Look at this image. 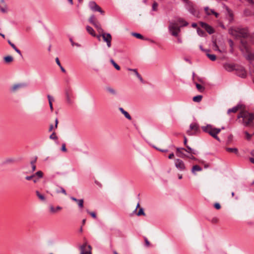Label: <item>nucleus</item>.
<instances>
[{"instance_id": "obj_9", "label": "nucleus", "mask_w": 254, "mask_h": 254, "mask_svg": "<svg viewBox=\"0 0 254 254\" xmlns=\"http://www.w3.org/2000/svg\"><path fill=\"white\" fill-rule=\"evenodd\" d=\"M80 249L81 251L80 254H92L91 246H87L86 244L81 245L80 247Z\"/></svg>"}, {"instance_id": "obj_3", "label": "nucleus", "mask_w": 254, "mask_h": 254, "mask_svg": "<svg viewBox=\"0 0 254 254\" xmlns=\"http://www.w3.org/2000/svg\"><path fill=\"white\" fill-rule=\"evenodd\" d=\"M182 24V26H187L188 23L185 21L183 18H178L175 21L170 22L168 29L171 34L175 37H178L181 30L179 24Z\"/></svg>"}, {"instance_id": "obj_6", "label": "nucleus", "mask_w": 254, "mask_h": 254, "mask_svg": "<svg viewBox=\"0 0 254 254\" xmlns=\"http://www.w3.org/2000/svg\"><path fill=\"white\" fill-rule=\"evenodd\" d=\"M199 129V126L197 123H192L190 126V129L187 131V133L189 135H193L195 134L194 132L192 131H194L195 132L198 131Z\"/></svg>"}, {"instance_id": "obj_47", "label": "nucleus", "mask_w": 254, "mask_h": 254, "mask_svg": "<svg viewBox=\"0 0 254 254\" xmlns=\"http://www.w3.org/2000/svg\"><path fill=\"white\" fill-rule=\"evenodd\" d=\"M60 189H61V190L60 191L57 190V193L62 192V193H64V195H66L67 194L65 190L63 188L61 187Z\"/></svg>"}, {"instance_id": "obj_56", "label": "nucleus", "mask_w": 254, "mask_h": 254, "mask_svg": "<svg viewBox=\"0 0 254 254\" xmlns=\"http://www.w3.org/2000/svg\"><path fill=\"white\" fill-rule=\"evenodd\" d=\"M35 176H27L25 178V179L27 180H32V179H33V177H34Z\"/></svg>"}, {"instance_id": "obj_15", "label": "nucleus", "mask_w": 254, "mask_h": 254, "mask_svg": "<svg viewBox=\"0 0 254 254\" xmlns=\"http://www.w3.org/2000/svg\"><path fill=\"white\" fill-rule=\"evenodd\" d=\"M70 199L71 200H72L73 201H74L76 202V203H77L78 207L80 208H82L83 207L84 200H83V199H77L75 197H73V196H71L70 197Z\"/></svg>"}, {"instance_id": "obj_28", "label": "nucleus", "mask_w": 254, "mask_h": 254, "mask_svg": "<svg viewBox=\"0 0 254 254\" xmlns=\"http://www.w3.org/2000/svg\"><path fill=\"white\" fill-rule=\"evenodd\" d=\"M133 72H134V74H135V76L139 79V80L142 82L144 83V80L143 78H142L141 76L139 74L136 69H134L133 70Z\"/></svg>"}, {"instance_id": "obj_43", "label": "nucleus", "mask_w": 254, "mask_h": 254, "mask_svg": "<svg viewBox=\"0 0 254 254\" xmlns=\"http://www.w3.org/2000/svg\"><path fill=\"white\" fill-rule=\"evenodd\" d=\"M66 101L68 104H71L72 101L70 98L69 94L68 92L66 93Z\"/></svg>"}, {"instance_id": "obj_35", "label": "nucleus", "mask_w": 254, "mask_h": 254, "mask_svg": "<svg viewBox=\"0 0 254 254\" xmlns=\"http://www.w3.org/2000/svg\"><path fill=\"white\" fill-rule=\"evenodd\" d=\"M197 34L200 36H201V37H204L205 36V35H206V33L205 32L202 30V29H201L200 28H197Z\"/></svg>"}, {"instance_id": "obj_48", "label": "nucleus", "mask_w": 254, "mask_h": 254, "mask_svg": "<svg viewBox=\"0 0 254 254\" xmlns=\"http://www.w3.org/2000/svg\"><path fill=\"white\" fill-rule=\"evenodd\" d=\"M158 6V4L156 2H154L152 4V9L154 11L156 10L157 7Z\"/></svg>"}, {"instance_id": "obj_23", "label": "nucleus", "mask_w": 254, "mask_h": 254, "mask_svg": "<svg viewBox=\"0 0 254 254\" xmlns=\"http://www.w3.org/2000/svg\"><path fill=\"white\" fill-rule=\"evenodd\" d=\"M35 192H36V195L37 196V197L39 198V199L40 200H41L42 201H46V198L43 194L41 193L38 190H36L35 191Z\"/></svg>"}, {"instance_id": "obj_62", "label": "nucleus", "mask_w": 254, "mask_h": 254, "mask_svg": "<svg viewBox=\"0 0 254 254\" xmlns=\"http://www.w3.org/2000/svg\"><path fill=\"white\" fill-rule=\"evenodd\" d=\"M184 145L185 146L188 145V144H187V141H187V137L185 136H184Z\"/></svg>"}, {"instance_id": "obj_51", "label": "nucleus", "mask_w": 254, "mask_h": 254, "mask_svg": "<svg viewBox=\"0 0 254 254\" xmlns=\"http://www.w3.org/2000/svg\"><path fill=\"white\" fill-rule=\"evenodd\" d=\"M61 150L63 152H66L67 151V149L65 147V144L63 143L62 146Z\"/></svg>"}, {"instance_id": "obj_54", "label": "nucleus", "mask_w": 254, "mask_h": 254, "mask_svg": "<svg viewBox=\"0 0 254 254\" xmlns=\"http://www.w3.org/2000/svg\"><path fill=\"white\" fill-rule=\"evenodd\" d=\"M244 14L246 16H250L251 15V12L249 10H245L244 11Z\"/></svg>"}, {"instance_id": "obj_20", "label": "nucleus", "mask_w": 254, "mask_h": 254, "mask_svg": "<svg viewBox=\"0 0 254 254\" xmlns=\"http://www.w3.org/2000/svg\"><path fill=\"white\" fill-rule=\"evenodd\" d=\"M119 109L127 119L129 120H131V117L130 116V115L127 111H126L123 108L120 107Z\"/></svg>"}, {"instance_id": "obj_50", "label": "nucleus", "mask_w": 254, "mask_h": 254, "mask_svg": "<svg viewBox=\"0 0 254 254\" xmlns=\"http://www.w3.org/2000/svg\"><path fill=\"white\" fill-rule=\"evenodd\" d=\"M70 41L71 42V44L72 46H76L77 47H80V44H79L78 43H75V42H73V40H72V39H70Z\"/></svg>"}, {"instance_id": "obj_53", "label": "nucleus", "mask_w": 254, "mask_h": 254, "mask_svg": "<svg viewBox=\"0 0 254 254\" xmlns=\"http://www.w3.org/2000/svg\"><path fill=\"white\" fill-rule=\"evenodd\" d=\"M214 206L216 209H219L221 208L220 204L219 203H215Z\"/></svg>"}, {"instance_id": "obj_55", "label": "nucleus", "mask_w": 254, "mask_h": 254, "mask_svg": "<svg viewBox=\"0 0 254 254\" xmlns=\"http://www.w3.org/2000/svg\"><path fill=\"white\" fill-rule=\"evenodd\" d=\"M210 12L212 14H214L216 17H218L219 14L216 12H215L213 10L211 9Z\"/></svg>"}, {"instance_id": "obj_30", "label": "nucleus", "mask_w": 254, "mask_h": 254, "mask_svg": "<svg viewBox=\"0 0 254 254\" xmlns=\"http://www.w3.org/2000/svg\"><path fill=\"white\" fill-rule=\"evenodd\" d=\"M13 58L11 56H7L4 57V61L6 63H9L12 62Z\"/></svg>"}, {"instance_id": "obj_10", "label": "nucleus", "mask_w": 254, "mask_h": 254, "mask_svg": "<svg viewBox=\"0 0 254 254\" xmlns=\"http://www.w3.org/2000/svg\"><path fill=\"white\" fill-rule=\"evenodd\" d=\"M199 24L201 27L204 28L209 34H212L214 33V29L206 23L200 22Z\"/></svg>"}, {"instance_id": "obj_46", "label": "nucleus", "mask_w": 254, "mask_h": 254, "mask_svg": "<svg viewBox=\"0 0 254 254\" xmlns=\"http://www.w3.org/2000/svg\"><path fill=\"white\" fill-rule=\"evenodd\" d=\"M38 177L37 178H34V177H33V179H32V181L34 183H36L37 182H38L39 179L41 178L43 176H38Z\"/></svg>"}, {"instance_id": "obj_19", "label": "nucleus", "mask_w": 254, "mask_h": 254, "mask_svg": "<svg viewBox=\"0 0 254 254\" xmlns=\"http://www.w3.org/2000/svg\"><path fill=\"white\" fill-rule=\"evenodd\" d=\"M8 43L15 50V51L20 56H22L21 51L12 43L9 40H8Z\"/></svg>"}, {"instance_id": "obj_4", "label": "nucleus", "mask_w": 254, "mask_h": 254, "mask_svg": "<svg viewBox=\"0 0 254 254\" xmlns=\"http://www.w3.org/2000/svg\"><path fill=\"white\" fill-rule=\"evenodd\" d=\"M201 129L203 132L209 134L219 142L221 141L220 138L218 136V134L220 132L222 129H224V127H222L221 128H216L211 124H207L205 126H202Z\"/></svg>"}, {"instance_id": "obj_27", "label": "nucleus", "mask_w": 254, "mask_h": 254, "mask_svg": "<svg viewBox=\"0 0 254 254\" xmlns=\"http://www.w3.org/2000/svg\"><path fill=\"white\" fill-rule=\"evenodd\" d=\"M237 111H238V104L236 105L233 108L229 109L227 111V113L229 114L231 112L236 113Z\"/></svg>"}, {"instance_id": "obj_29", "label": "nucleus", "mask_w": 254, "mask_h": 254, "mask_svg": "<svg viewBox=\"0 0 254 254\" xmlns=\"http://www.w3.org/2000/svg\"><path fill=\"white\" fill-rule=\"evenodd\" d=\"M226 150L229 152L234 153L235 154L238 153V149L237 148H229L227 147Z\"/></svg>"}, {"instance_id": "obj_26", "label": "nucleus", "mask_w": 254, "mask_h": 254, "mask_svg": "<svg viewBox=\"0 0 254 254\" xmlns=\"http://www.w3.org/2000/svg\"><path fill=\"white\" fill-rule=\"evenodd\" d=\"M36 160H37V157H36L34 159V160L31 161L30 166H31L32 169H31V171H30L29 173H30L31 172H33L34 171H35V170L36 169V166L35 165V163L36 161Z\"/></svg>"}, {"instance_id": "obj_37", "label": "nucleus", "mask_w": 254, "mask_h": 254, "mask_svg": "<svg viewBox=\"0 0 254 254\" xmlns=\"http://www.w3.org/2000/svg\"><path fill=\"white\" fill-rule=\"evenodd\" d=\"M110 62L117 70H119L120 69V66L113 59H111Z\"/></svg>"}, {"instance_id": "obj_16", "label": "nucleus", "mask_w": 254, "mask_h": 254, "mask_svg": "<svg viewBox=\"0 0 254 254\" xmlns=\"http://www.w3.org/2000/svg\"><path fill=\"white\" fill-rule=\"evenodd\" d=\"M239 76L242 78H246L247 72L243 66H239Z\"/></svg>"}, {"instance_id": "obj_52", "label": "nucleus", "mask_w": 254, "mask_h": 254, "mask_svg": "<svg viewBox=\"0 0 254 254\" xmlns=\"http://www.w3.org/2000/svg\"><path fill=\"white\" fill-rule=\"evenodd\" d=\"M87 212L90 214V215L94 218H96V213L94 212H91L87 211Z\"/></svg>"}, {"instance_id": "obj_42", "label": "nucleus", "mask_w": 254, "mask_h": 254, "mask_svg": "<svg viewBox=\"0 0 254 254\" xmlns=\"http://www.w3.org/2000/svg\"><path fill=\"white\" fill-rule=\"evenodd\" d=\"M226 10H227V11L228 12V13L229 16L231 18L230 20H232L233 18V14H232L231 11L230 10V9L227 6H226Z\"/></svg>"}, {"instance_id": "obj_25", "label": "nucleus", "mask_w": 254, "mask_h": 254, "mask_svg": "<svg viewBox=\"0 0 254 254\" xmlns=\"http://www.w3.org/2000/svg\"><path fill=\"white\" fill-rule=\"evenodd\" d=\"M184 150H185V148H184L178 147L176 149L177 152L181 154L180 156L181 157H184L185 156H186V155L184 153H183L182 152V151L183 150L184 151Z\"/></svg>"}, {"instance_id": "obj_1", "label": "nucleus", "mask_w": 254, "mask_h": 254, "mask_svg": "<svg viewBox=\"0 0 254 254\" xmlns=\"http://www.w3.org/2000/svg\"><path fill=\"white\" fill-rule=\"evenodd\" d=\"M252 34L250 35L247 27H239V49L245 58L250 62L254 60V53L252 52L249 42H251Z\"/></svg>"}, {"instance_id": "obj_17", "label": "nucleus", "mask_w": 254, "mask_h": 254, "mask_svg": "<svg viewBox=\"0 0 254 254\" xmlns=\"http://www.w3.org/2000/svg\"><path fill=\"white\" fill-rule=\"evenodd\" d=\"M213 47L214 50L215 51H218L219 53H226V49L225 48H222L220 49L218 47V45H217L216 42H213Z\"/></svg>"}, {"instance_id": "obj_12", "label": "nucleus", "mask_w": 254, "mask_h": 254, "mask_svg": "<svg viewBox=\"0 0 254 254\" xmlns=\"http://www.w3.org/2000/svg\"><path fill=\"white\" fill-rule=\"evenodd\" d=\"M175 166L180 170H184L185 169V166L184 162L179 159L175 160Z\"/></svg>"}, {"instance_id": "obj_34", "label": "nucleus", "mask_w": 254, "mask_h": 254, "mask_svg": "<svg viewBox=\"0 0 254 254\" xmlns=\"http://www.w3.org/2000/svg\"><path fill=\"white\" fill-rule=\"evenodd\" d=\"M206 56L212 61H215L216 59V57L214 54L207 53Z\"/></svg>"}, {"instance_id": "obj_44", "label": "nucleus", "mask_w": 254, "mask_h": 254, "mask_svg": "<svg viewBox=\"0 0 254 254\" xmlns=\"http://www.w3.org/2000/svg\"><path fill=\"white\" fill-rule=\"evenodd\" d=\"M189 12L191 13L192 15H194L195 14V9L193 6H191L189 9Z\"/></svg>"}, {"instance_id": "obj_60", "label": "nucleus", "mask_w": 254, "mask_h": 254, "mask_svg": "<svg viewBox=\"0 0 254 254\" xmlns=\"http://www.w3.org/2000/svg\"><path fill=\"white\" fill-rule=\"evenodd\" d=\"M48 100H49V103H50V102H52V101L54 100L53 98L49 95H48Z\"/></svg>"}, {"instance_id": "obj_22", "label": "nucleus", "mask_w": 254, "mask_h": 254, "mask_svg": "<svg viewBox=\"0 0 254 254\" xmlns=\"http://www.w3.org/2000/svg\"><path fill=\"white\" fill-rule=\"evenodd\" d=\"M62 209V208L60 206H57L56 208H55L53 205L50 206V212L53 213H55L58 211L61 210Z\"/></svg>"}, {"instance_id": "obj_58", "label": "nucleus", "mask_w": 254, "mask_h": 254, "mask_svg": "<svg viewBox=\"0 0 254 254\" xmlns=\"http://www.w3.org/2000/svg\"><path fill=\"white\" fill-rule=\"evenodd\" d=\"M145 243L146 246H147V247L149 246L150 243L146 238H145Z\"/></svg>"}, {"instance_id": "obj_14", "label": "nucleus", "mask_w": 254, "mask_h": 254, "mask_svg": "<svg viewBox=\"0 0 254 254\" xmlns=\"http://www.w3.org/2000/svg\"><path fill=\"white\" fill-rule=\"evenodd\" d=\"M229 33L235 38L238 36V31L237 28L231 27L229 29Z\"/></svg>"}, {"instance_id": "obj_13", "label": "nucleus", "mask_w": 254, "mask_h": 254, "mask_svg": "<svg viewBox=\"0 0 254 254\" xmlns=\"http://www.w3.org/2000/svg\"><path fill=\"white\" fill-rule=\"evenodd\" d=\"M86 29L89 34H90L93 37H96L97 38L99 39L100 37V35H96L94 29L91 27H90V26H87L86 27Z\"/></svg>"}, {"instance_id": "obj_57", "label": "nucleus", "mask_w": 254, "mask_h": 254, "mask_svg": "<svg viewBox=\"0 0 254 254\" xmlns=\"http://www.w3.org/2000/svg\"><path fill=\"white\" fill-rule=\"evenodd\" d=\"M154 147L156 149H157L162 152H167L168 151V150L167 149H161L158 148L155 146H154Z\"/></svg>"}, {"instance_id": "obj_38", "label": "nucleus", "mask_w": 254, "mask_h": 254, "mask_svg": "<svg viewBox=\"0 0 254 254\" xmlns=\"http://www.w3.org/2000/svg\"><path fill=\"white\" fill-rule=\"evenodd\" d=\"M195 85H196V88L197 89V90H198L200 92H203L204 90V87H203L202 85H201L200 84L197 83H195Z\"/></svg>"}, {"instance_id": "obj_39", "label": "nucleus", "mask_w": 254, "mask_h": 254, "mask_svg": "<svg viewBox=\"0 0 254 254\" xmlns=\"http://www.w3.org/2000/svg\"><path fill=\"white\" fill-rule=\"evenodd\" d=\"M131 35L134 37H135L136 38H138V39H143V37L142 35H141L139 33H132Z\"/></svg>"}, {"instance_id": "obj_41", "label": "nucleus", "mask_w": 254, "mask_h": 254, "mask_svg": "<svg viewBox=\"0 0 254 254\" xmlns=\"http://www.w3.org/2000/svg\"><path fill=\"white\" fill-rule=\"evenodd\" d=\"M50 138L53 140L58 139V137L55 132H53L50 136Z\"/></svg>"}, {"instance_id": "obj_36", "label": "nucleus", "mask_w": 254, "mask_h": 254, "mask_svg": "<svg viewBox=\"0 0 254 254\" xmlns=\"http://www.w3.org/2000/svg\"><path fill=\"white\" fill-rule=\"evenodd\" d=\"M14 162H15V159L11 158L6 159L4 161V163L5 164H9L13 163Z\"/></svg>"}, {"instance_id": "obj_40", "label": "nucleus", "mask_w": 254, "mask_h": 254, "mask_svg": "<svg viewBox=\"0 0 254 254\" xmlns=\"http://www.w3.org/2000/svg\"><path fill=\"white\" fill-rule=\"evenodd\" d=\"M244 133L245 134V138L246 139L250 140L251 139V137L252 136V134H250L248 133V131H244Z\"/></svg>"}, {"instance_id": "obj_8", "label": "nucleus", "mask_w": 254, "mask_h": 254, "mask_svg": "<svg viewBox=\"0 0 254 254\" xmlns=\"http://www.w3.org/2000/svg\"><path fill=\"white\" fill-rule=\"evenodd\" d=\"M89 6L90 8L94 11H98L101 14H104V11L102 10L101 8L96 4L94 1H90L89 3Z\"/></svg>"}, {"instance_id": "obj_7", "label": "nucleus", "mask_w": 254, "mask_h": 254, "mask_svg": "<svg viewBox=\"0 0 254 254\" xmlns=\"http://www.w3.org/2000/svg\"><path fill=\"white\" fill-rule=\"evenodd\" d=\"M102 34L100 35L102 36L104 42L107 43V46L108 48H110L111 47V41H112V36L110 33H106L103 32H101Z\"/></svg>"}, {"instance_id": "obj_11", "label": "nucleus", "mask_w": 254, "mask_h": 254, "mask_svg": "<svg viewBox=\"0 0 254 254\" xmlns=\"http://www.w3.org/2000/svg\"><path fill=\"white\" fill-rule=\"evenodd\" d=\"M224 68L229 72H231L234 70H237L236 64L228 63H225L224 64Z\"/></svg>"}, {"instance_id": "obj_5", "label": "nucleus", "mask_w": 254, "mask_h": 254, "mask_svg": "<svg viewBox=\"0 0 254 254\" xmlns=\"http://www.w3.org/2000/svg\"><path fill=\"white\" fill-rule=\"evenodd\" d=\"M88 21L97 29L98 32H103V29H102L100 22L96 18L94 15L90 16L88 19Z\"/></svg>"}, {"instance_id": "obj_24", "label": "nucleus", "mask_w": 254, "mask_h": 254, "mask_svg": "<svg viewBox=\"0 0 254 254\" xmlns=\"http://www.w3.org/2000/svg\"><path fill=\"white\" fill-rule=\"evenodd\" d=\"M202 170V168L198 165H194L191 169L192 173H195L196 171H200Z\"/></svg>"}, {"instance_id": "obj_31", "label": "nucleus", "mask_w": 254, "mask_h": 254, "mask_svg": "<svg viewBox=\"0 0 254 254\" xmlns=\"http://www.w3.org/2000/svg\"><path fill=\"white\" fill-rule=\"evenodd\" d=\"M106 90L112 95H115L117 94L116 91L113 88L107 87L106 88Z\"/></svg>"}, {"instance_id": "obj_21", "label": "nucleus", "mask_w": 254, "mask_h": 254, "mask_svg": "<svg viewBox=\"0 0 254 254\" xmlns=\"http://www.w3.org/2000/svg\"><path fill=\"white\" fill-rule=\"evenodd\" d=\"M185 146L186 147L187 149H185V150H184V151H185L189 153L194 154V155H195L197 153V151L196 150L192 149L188 145L187 146Z\"/></svg>"}, {"instance_id": "obj_2", "label": "nucleus", "mask_w": 254, "mask_h": 254, "mask_svg": "<svg viewBox=\"0 0 254 254\" xmlns=\"http://www.w3.org/2000/svg\"><path fill=\"white\" fill-rule=\"evenodd\" d=\"M239 119L242 118L243 124L245 126H254V114L249 113L243 104L239 103Z\"/></svg>"}, {"instance_id": "obj_18", "label": "nucleus", "mask_w": 254, "mask_h": 254, "mask_svg": "<svg viewBox=\"0 0 254 254\" xmlns=\"http://www.w3.org/2000/svg\"><path fill=\"white\" fill-rule=\"evenodd\" d=\"M25 85H26L24 83H18L14 84L11 87V90L12 91L14 92L18 90V89L25 86Z\"/></svg>"}, {"instance_id": "obj_64", "label": "nucleus", "mask_w": 254, "mask_h": 254, "mask_svg": "<svg viewBox=\"0 0 254 254\" xmlns=\"http://www.w3.org/2000/svg\"><path fill=\"white\" fill-rule=\"evenodd\" d=\"M174 157V154L173 153H171L169 154V156H168V158L170 159H172L173 157Z\"/></svg>"}, {"instance_id": "obj_45", "label": "nucleus", "mask_w": 254, "mask_h": 254, "mask_svg": "<svg viewBox=\"0 0 254 254\" xmlns=\"http://www.w3.org/2000/svg\"><path fill=\"white\" fill-rule=\"evenodd\" d=\"M137 215L138 216H139L140 215H145V213H144V210L142 208H141L139 209V210L137 213Z\"/></svg>"}, {"instance_id": "obj_59", "label": "nucleus", "mask_w": 254, "mask_h": 254, "mask_svg": "<svg viewBox=\"0 0 254 254\" xmlns=\"http://www.w3.org/2000/svg\"><path fill=\"white\" fill-rule=\"evenodd\" d=\"M56 63L59 66H61V64L60 63V62L59 61V59L58 58H56Z\"/></svg>"}, {"instance_id": "obj_49", "label": "nucleus", "mask_w": 254, "mask_h": 254, "mask_svg": "<svg viewBox=\"0 0 254 254\" xmlns=\"http://www.w3.org/2000/svg\"><path fill=\"white\" fill-rule=\"evenodd\" d=\"M204 10L207 15H209L211 14V12H210V10H209L208 7H205L204 8Z\"/></svg>"}, {"instance_id": "obj_32", "label": "nucleus", "mask_w": 254, "mask_h": 254, "mask_svg": "<svg viewBox=\"0 0 254 254\" xmlns=\"http://www.w3.org/2000/svg\"><path fill=\"white\" fill-rule=\"evenodd\" d=\"M202 98V95H197L193 97V101L195 102H200Z\"/></svg>"}, {"instance_id": "obj_61", "label": "nucleus", "mask_w": 254, "mask_h": 254, "mask_svg": "<svg viewBox=\"0 0 254 254\" xmlns=\"http://www.w3.org/2000/svg\"><path fill=\"white\" fill-rule=\"evenodd\" d=\"M186 156L188 158H189L190 159H191V160H195V158L192 155V154H191L190 155V156Z\"/></svg>"}, {"instance_id": "obj_33", "label": "nucleus", "mask_w": 254, "mask_h": 254, "mask_svg": "<svg viewBox=\"0 0 254 254\" xmlns=\"http://www.w3.org/2000/svg\"><path fill=\"white\" fill-rule=\"evenodd\" d=\"M228 43H229V46L230 47V52L231 53L233 54L234 52V48H233L234 43L231 39H229L228 40Z\"/></svg>"}, {"instance_id": "obj_63", "label": "nucleus", "mask_w": 254, "mask_h": 254, "mask_svg": "<svg viewBox=\"0 0 254 254\" xmlns=\"http://www.w3.org/2000/svg\"><path fill=\"white\" fill-rule=\"evenodd\" d=\"M251 43L254 45V32L252 34L251 37Z\"/></svg>"}]
</instances>
